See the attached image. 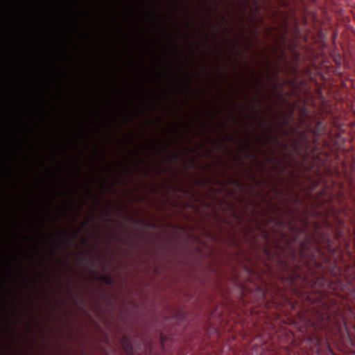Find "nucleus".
Wrapping results in <instances>:
<instances>
[{
	"label": "nucleus",
	"mask_w": 355,
	"mask_h": 355,
	"mask_svg": "<svg viewBox=\"0 0 355 355\" xmlns=\"http://www.w3.org/2000/svg\"><path fill=\"white\" fill-rule=\"evenodd\" d=\"M300 245H301L302 250H304V248H305V245H306V241H302L301 243H300Z\"/></svg>",
	"instance_id": "39448f33"
},
{
	"label": "nucleus",
	"mask_w": 355,
	"mask_h": 355,
	"mask_svg": "<svg viewBox=\"0 0 355 355\" xmlns=\"http://www.w3.org/2000/svg\"><path fill=\"white\" fill-rule=\"evenodd\" d=\"M331 318V311L329 309H325L322 312H319L316 317L315 328L321 331H329V324Z\"/></svg>",
	"instance_id": "f257e3e1"
},
{
	"label": "nucleus",
	"mask_w": 355,
	"mask_h": 355,
	"mask_svg": "<svg viewBox=\"0 0 355 355\" xmlns=\"http://www.w3.org/2000/svg\"><path fill=\"white\" fill-rule=\"evenodd\" d=\"M78 232H76L74 236H76L78 234Z\"/></svg>",
	"instance_id": "9d476101"
},
{
	"label": "nucleus",
	"mask_w": 355,
	"mask_h": 355,
	"mask_svg": "<svg viewBox=\"0 0 355 355\" xmlns=\"http://www.w3.org/2000/svg\"><path fill=\"white\" fill-rule=\"evenodd\" d=\"M121 345L123 350L127 353L128 355H132L133 349L132 343L130 338L124 335L121 340Z\"/></svg>",
	"instance_id": "f03ea898"
},
{
	"label": "nucleus",
	"mask_w": 355,
	"mask_h": 355,
	"mask_svg": "<svg viewBox=\"0 0 355 355\" xmlns=\"http://www.w3.org/2000/svg\"><path fill=\"white\" fill-rule=\"evenodd\" d=\"M218 145H219L220 146H223V144H222V143H220V144H218Z\"/></svg>",
	"instance_id": "1a4fd4ad"
},
{
	"label": "nucleus",
	"mask_w": 355,
	"mask_h": 355,
	"mask_svg": "<svg viewBox=\"0 0 355 355\" xmlns=\"http://www.w3.org/2000/svg\"><path fill=\"white\" fill-rule=\"evenodd\" d=\"M353 295L355 297V289L353 291Z\"/></svg>",
	"instance_id": "6e6552de"
},
{
	"label": "nucleus",
	"mask_w": 355,
	"mask_h": 355,
	"mask_svg": "<svg viewBox=\"0 0 355 355\" xmlns=\"http://www.w3.org/2000/svg\"><path fill=\"white\" fill-rule=\"evenodd\" d=\"M277 223L281 228H283L286 225V223L282 220H277Z\"/></svg>",
	"instance_id": "20e7f679"
},
{
	"label": "nucleus",
	"mask_w": 355,
	"mask_h": 355,
	"mask_svg": "<svg viewBox=\"0 0 355 355\" xmlns=\"http://www.w3.org/2000/svg\"><path fill=\"white\" fill-rule=\"evenodd\" d=\"M290 231L293 233H300L302 230L297 227L296 225L292 224L291 222L286 224Z\"/></svg>",
	"instance_id": "7ed1b4c3"
},
{
	"label": "nucleus",
	"mask_w": 355,
	"mask_h": 355,
	"mask_svg": "<svg viewBox=\"0 0 355 355\" xmlns=\"http://www.w3.org/2000/svg\"><path fill=\"white\" fill-rule=\"evenodd\" d=\"M289 281L292 284H295V279H294V277H290L289 278Z\"/></svg>",
	"instance_id": "423d86ee"
},
{
	"label": "nucleus",
	"mask_w": 355,
	"mask_h": 355,
	"mask_svg": "<svg viewBox=\"0 0 355 355\" xmlns=\"http://www.w3.org/2000/svg\"><path fill=\"white\" fill-rule=\"evenodd\" d=\"M112 282L111 279L110 277H107L105 279V282L110 284Z\"/></svg>",
	"instance_id": "0eeeda50"
}]
</instances>
